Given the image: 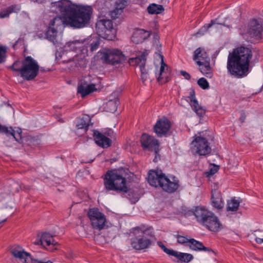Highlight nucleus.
Listing matches in <instances>:
<instances>
[{
	"instance_id": "52",
	"label": "nucleus",
	"mask_w": 263,
	"mask_h": 263,
	"mask_svg": "<svg viewBox=\"0 0 263 263\" xmlns=\"http://www.w3.org/2000/svg\"><path fill=\"white\" fill-rule=\"evenodd\" d=\"M157 159V157H155V159H154V161H155V159Z\"/></svg>"
},
{
	"instance_id": "1",
	"label": "nucleus",
	"mask_w": 263,
	"mask_h": 263,
	"mask_svg": "<svg viewBox=\"0 0 263 263\" xmlns=\"http://www.w3.org/2000/svg\"><path fill=\"white\" fill-rule=\"evenodd\" d=\"M52 11L60 14L50 21L49 26L46 33L47 40L54 44L56 39L57 30L54 28L62 24L69 26L75 29L83 28L90 23L93 12L91 6L70 4L68 2H53L51 3Z\"/></svg>"
},
{
	"instance_id": "41",
	"label": "nucleus",
	"mask_w": 263,
	"mask_h": 263,
	"mask_svg": "<svg viewBox=\"0 0 263 263\" xmlns=\"http://www.w3.org/2000/svg\"><path fill=\"white\" fill-rule=\"evenodd\" d=\"M197 84L203 89H206L209 88V84L204 78H200L197 81Z\"/></svg>"
},
{
	"instance_id": "5",
	"label": "nucleus",
	"mask_w": 263,
	"mask_h": 263,
	"mask_svg": "<svg viewBox=\"0 0 263 263\" xmlns=\"http://www.w3.org/2000/svg\"><path fill=\"white\" fill-rule=\"evenodd\" d=\"M104 188L107 191L127 193L126 180L116 170H108L103 177Z\"/></svg>"
},
{
	"instance_id": "11",
	"label": "nucleus",
	"mask_w": 263,
	"mask_h": 263,
	"mask_svg": "<svg viewBox=\"0 0 263 263\" xmlns=\"http://www.w3.org/2000/svg\"><path fill=\"white\" fill-rule=\"evenodd\" d=\"M149 51L144 49L143 51H139L138 54L135 58H130L128 63L133 66H139L141 72V79L144 83L148 79V73L145 69L146 57L148 55Z\"/></svg>"
},
{
	"instance_id": "19",
	"label": "nucleus",
	"mask_w": 263,
	"mask_h": 263,
	"mask_svg": "<svg viewBox=\"0 0 263 263\" xmlns=\"http://www.w3.org/2000/svg\"><path fill=\"white\" fill-rule=\"evenodd\" d=\"M35 243H40L44 248L50 251H53L54 247L57 246L58 243L55 242L53 236L49 233H43L39 240H36Z\"/></svg>"
},
{
	"instance_id": "53",
	"label": "nucleus",
	"mask_w": 263,
	"mask_h": 263,
	"mask_svg": "<svg viewBox=\"0 0 263 263\" xmlns=\"http://www.w3.org/2000/svg\"><path fill=\"white\" fill-rule=\"evenodd\" d=\"M157 159V157H155V159H154V161H155V159Z\"/></svg>"
},
{
	"instance_id": "3",
	"label": "nucleus",
	"mask_w": 263,
	"mask_h": 263,
	"mask_svg": "<svg viewBox=\"0 0 263 263\" xmlns=\"http://www.w3.org/2000/svg\"><path fill=\"white\" fill-rule=\"evenodd\" d=\"M82 43L79 41L68 42L65 47L69 52L61 55V53H56L55 59L58 62L62 59V63L69 64L68 68L73 69L75 67L85 66L86 55H88V50L85 46H82Z\"/></svg>"
},
{
	"instance_id": "8",
	"label": "nucleus",
	"mask_w": 263,
	"mask_h": 263,
	"mask_svg": "<svg viewBox=\"0 0 263 263\" xmlns=\"http://www.w3.org/2000/svg\"><path fill=\"white\" fill-rule=\"evenodd\" d=\"M133 231V232L137 231L142 235L140 237L132 239L130 242L132 247L136 250H142L149 248L152 242L151 237L154 236L152 233H148L146 230H143L140 227L134 228Z\"/></svg>"
},
{
	"instance_id": "35",
	"label": "nucleus",
	"mask_w": 263,
	"mask_h": 263,
	"mask_svg": "<svg viewBox=\"0 0 263 263\" xmlns=\"http://www.w3.org/2000/svg\"><path fill=\"white\" fill-rule=\"evenodd\" d=\"M240 202L235 199H231L227 201V210L231 212H236L239 206Z\"/></svg>"
},
{
	"instance_id": "49",
	"label": "nucleus",
	"mask_w": 263,
	"mask_h": 263,
	"mask_svg": "<svg viewBox=\"0 0 263 263\" xmlns=\"http://www.w3.org/2000/svg\"><path fill=\"white\" fill-rule=\"evenodd\" d=\"M57 2H61V3H66V2H68V3H70V4H73L72 3H71L69 0H61V1H59Z\"/></svg>"
},
{
	"instance_id": "7",
	"label": "nucleus",
	"mask_w": 263,
	"mask_h": 263,
	"mask_svg": "<svg viewBox=\"0 0 263 263\" xmlns=\"http://www.w3.org/2000/svg\"><path fill=\"white\" fill-rule=\"evenodd\" d=\"M263 20L261 18H253L250 21L248 24V28L246 33H242L243 36L248 35L250 38L251 43L259 42L262 38L263 32ZM246 40L248 37L243 36Z\"/></svg>"
},
{
	"instance_id": "39",
	"label": "nucleus",
	"mask_w": 263,
	"mask_h": 263,
	"mask_svg": "<svg viewBox=\"0 0 263 263\" xmlns=\"http://www.w3.org/2000/svg\"><path fill=\"white\" fill-rule=\"evenodd\" d=\"M7 48L0 44V63L5 62L6 57Z\"/></svg>"
},
{
	"instance_id": "31",
	"label": "nucleus",
	"mask_w": 263,
	"mask_h": 263,
	"mask_svg": "<svg viewBox=\"0 0 263 263\" xmlns=\"http://www.w3.org/2000/svg\"><path fill=\"white\" fill-rule=\"evenodd\" d=\"M126 1L121 0L116 4L115 9L110 12V16L112 19H116L118 17V15L122 12L123 9L125 8Z\"/></svg>"
},
{
	"instance_id": "54",
	"label": "nucleus",
	"mask_w": 263,
	"mask_h": 263,
	"mask_svg": "<svg viewBox=\"0 0 263 263\" xmlns=\"http://www.w3.org/2000/svg\"><path fill=\"white\" fill-rule=\"evenodd\" d=\"M157 159V157H155V159H154V161H155V159Z\"/></svg>"
},
{
	"instance_id": "38",
	"label": "nucleus",
	"mask_w": 263,
	"mask_h": 263,
	"mask_svg": "<svg viewBox=\"0 0 263 263\" xmlns=\"http://www.w3.org/2000/svg\"><path fill=\"white\" fill-rule=\"evenodd\" d=\"M10 185L11 186V188L9 190L10 193L13 194L14 193H17L19 191L21 187L17 182H16L13 180H10Z\"/></svg>"
},
{
	"instance_id": "20",
	"label": "nucleus",
	"mask_w": 263,
	"mask_h": 263,
	"mask_svg": "<svg viewBox=\"0 0 263 263\" xmlns=\"http://www.w3.org/2000/svg\"><path fill=\"white\" fill-rule=\"evenodd\" d=\"M203 226L213 232H218L223 228V226L219 218L213 213L210 215Z\"/></svg>"
},
{
	"instance_id": "51",
	"label": "nucleus",
	"mask_w": 263,
	"mask_h": 263,
	"mask_svg": "<svg viewBox=\"0 0 263 263\" xmlns=\"http://www.w3.org/2000/svg\"><path fill=\"white\" fill-rule=\"evenodd\" d=\"M31 2H36L37 0H30Z\"/></svg>"
},
{
	"instance_id": "29",
	"label": "nucleus",
	"mask_w": 263,
	"mask_h": 263,
	"mask_svg": "<svg viewBox=\"0 0 263 263\" xmlns=\"http://www.w3.org/2000/svg\"><path fill=\"white\" fill-rule=\"evenodd\" d=\"M22 131L20 128H17L16 130H14L11 127H8V132H5V134L8 137H12L18 143L22 142Z\"/></svg>"
},
{
	"instance_id": "2",
	"label": "nucleus",
	"mask_w": 263,
	"mask_h": 263,
	"mask_svg": "<svg viewBox=\"0 0 263 263\" xmlns=\"http://www.w3.org/2000/svg\"><path fill=\"white\" fill-rule=\"evenodd\" d=\"M252 51L248 47L240 46L234 49L228 57L227 69L231 75L243 78L249 73L250 62Z\"/></svg>"
},
{
	"instance_id": "36",
	"label": "nucleus",
	"mask_w": 263,
	"mask_h": 263,
	"mask_svg": "<svg viewBox=\"0 0 263 263\" xmlns=\"http://www.w3.org/2000/svg\"><path fill=\"white\" fill-rule=\"evenodd\" d=\"M215 24H220L222 25L221 23H219L217 21V19L212 20L211 21V22L208 24L204 25L198 32H197V35H202L203 34V32H206L209 28L211 27L213 25Z\"/></svg>"
},
{
	"instance_id": "46",
	"label": "nucleus",
	"mask_w": 263,
	"mask_h": 263,
	"mask_svg": "<svg viewBox=\"0 0 263 263\" xmlns=\"http://www.w3.org/2000/svg\"><path fill=\"white\" fill-rule=\"evenodd\" d=\"M180 73L182 76L186 80H190L191 79L190 74L185 71L182 70Z\"/></svg>"
},
{
	"instance_id": "17",
	"label": "nucleus",
	"mask_w": 263,
	"mask_h": 263,
	"mask_svg": "<svg viewBox=\"0 0 263 263\" xmlns=\"http://www.w3.org/2000/svg\"><path fill=\"white\" fill-rule=\"evenodd\" d=\"M193 213L196 221L203 226L213 212L206 209L204 206L199 205L195 208Z\"/></svg>"
},
{
	"instance_id": "21",
	"label": "nucleus",
	"mask_w": 263,
	"mask_h": 263,
	"mask_svg": "<svg viewBox=\"0 0 263 263\" xmlns=\"http://www.w3.org/2000/svg\"><path fill=\"white\" fill-rule=\"evenodd\" d=\"M96 90L95 84L87 82L84 80L80 81L77 88L78 93L80 94L82 98H84Z\"/></svg>"
},
{
	"instance_id": "18",
	"label": "nucleus",
	"mask_w": 263,
	"mask_h": 263,
	"mask_svg": "<svg viewBox=\"0 0 263 263\" xmlns=\"http://www.w3.org/2000/svg\"><path fill=\"white\" fill-rule=\"evenodd\" d=\"M161 58L160 67L158 72H155L157 80L160 83H166L170 80V71L167 65L164 63L163 57L159 54Z\"/></svg>"
},
{
	"instance_id": "44",
	"label": "nucleus",
	"mask_w": 263,
	"mask_h": 263,
	"mask_svg": "<svg viewBox=\"0 0 263 263\" xmlns=\"http://www.w3.org/2000/svg\"><path fill=\"white\" fill-rule=\"evenodd\" d=\"M107 106L111 107L110 108H109L110 111L115 112V111H116L117 109V101L110 100L107 102Z\"/></svg>"
},
{
	"instance_id": "32",
	"label": "nucleus",
	"mask_w": 263,
	"mask_h": 263,
	"mask_svg": "<svg viewBox=\"0 0 263 263\" xmlns=\"http://www.w3.org/2000/svg\"><path fill=\"white\" fill-rule=\"evenodd\" d=\"M20 10V7L19 6L16 5H11L6 9L2 10L0 12V18L8 17L11 13L17 12Z\"/></svg>"
},
{
	"instance_id": "13",
	"label": "nucleus",
	"mask_w": 263,
	"mask_h": 263,
	"mask_svg": "<svg viewBox=\"0 0 263 263\" xmlns=\"http://www.w3.org/2000/svg\"><path fill=\"white\" fill-rule=\"evenodd\" d=\"M192 142V149L200 156H205L211 152L208 140L200 136L195 135Z\"/></svg>"
},
{
	"instance_id": "42",
	"label": "nucleus",
	"mask_w": 263,
	"mask_h": 263,
	"mask_svg": "<svg viewBox=\"0 0 263 263\" xmlns=\"http://www.w3.org/2000/svg\"><path fill=\"white\" fill-rule=\"evenodd\" d=\"M219 168L218 165L214 164L209 171L205 172L206 176L209 178L211 177L219 170Z\"/></svg>"
},
{
	"instance_id": "12",
	"label": "nucleus",
	"mask_w": 263,
	"mask_h": 263,
	"mask_svg": "<svg viewBox=\"0 0 263 263\" xmlns=\"http://www.w3.org/2000/svg\"><path fill=\"white\" fill-rule=\"evenodd\" d=\"M10 251L12 255L24 263H52L48 259H37L32 258L30 254L17 245L11 247Z\"/></svg>"
},
{
	"instance_id": "37",
	"label": "nucleus",
	"mask_w": 263,
	"mask_h": 263,
	"mask_svg": "<svg viewBox=\"0 0 263 263\" xmlns=\"http://www.w3.org/2000/svg\"><path fill=\"white\" fill-rule=\"evenodd\" d=\"M23 68V61H16L11 66V68L15 71L19 72L21 76L22 69Z\"/></svg>"
},
{
	"instance_id": "14",
	"label": "nucleus",
	"mask_w": 263,
	"mask_h": 263,
	"mask_svg": "<svg viewBox=\"0 0 263 263\" xmlns=\"http://www.w3.org/2000/svg\"><path fill=\"white\" fill-rule=\"evenodd\" d=\"M87 214L93 228L102 230L104 228L106 221V217L99 209L95 208L90 209Z\"/></svg>"
},
{
	"instance_id": "30",
	"label": "nucleus",
	"mask_w": 263,
	"mask_h": 263,
	"mask_svg": "<svg viewBox=\"0 0 263 263\" xmlns=\"http://www.w3.org/2000/svg\"><path fill=\"white\" fill-rule=\"evenodd\" d=\"M90 122V117L88 115H84L78 120L76 127L78 129H83L85 132H86L88 129Z\"/></svg>"
},
{
	"instance_id": "28",
	"label": "nucleus",
	"mask_w": 263,
	"mask_h": 263,
	"mask_svg": "<svg viewBox=\"0 0 263 263\" xmlns=\"http://www.w3.org/2000/svg\"><path fill=\"white\" fill-rule=\"evenodd\" d=\"M172 256H174L178 259L177 261V262H183L188 263L193 259V256L191 254L183 253L175 250L174 251Z\"/></svg>"
},
{
	"instance_id": "34",
	"label": "nucleus",
	"mask_w": 263,
	"mask_h": 263,
	"mask_svg": "<svg viewBox=\"0 0 263 263\" xmlns=\"http://www.w3.org/2000/svg\"><path fill=\"white\" fill-rule=\"evenodd\" d=\"M147 10L151 14H158L161 13L164 9L162 5L153 3L148 6Z\"/></svg>"
},
{
	"instance_id": "26",
	"label": "nucleus",
	"mask_w": 263,
	"mask_h": 263,
	"mask_svg": "<svg viewBox=\"0 0 263 263\" xmlns=\"http://www.w3.org/2000/svg\"><path fill=\"white\" fill-rule=\"evenodd\" d=\"M212 205L213 207L220 210L222 209L224 205V202L222 200L220 193L217 190L212 191Z\"/></svg>"
},
{
	"instance_id": "4",
	"label": "nucleus",
	"mask_w": 263,
	"mask_h": 263,
	"mask_svg": "<svg viewBox=\"0 0 263 263\" xmlns=\"http://www.w3.org/2000/svg\"><path fill=\"white\" fill-rule=\"evenodd\" d=\"M147 181L155 187L160 186L164 191L173 193L179 188V180L174 176H167L161 170H151L148 173Z\"/></svg>"
},
{
	"instance_id": "25",
	"label": "nucleus",
	"mask_w": 263,
	"mask_h": 263,
	"mask_svg": "<svg viewBox=\"0 0 263 263\" xmlns=\"http://www.w3.org/2000/svg\"><path fill=\"white\" fill-rule=\"evenodd\" d=\"M193 59L198 65H200L201 63L210 61V59L205 49L200 47L198 48L195 50Z\"/></svg>"
},
{
	"instance_id": "48",
	"label": "nucleus",
	"mask_w": 263,
	"mask_h": 263,
	"mask_svg": "<svg viewBox=\"0 0 263 263\" xmlns=\"http://www.w3.org/2000/svg\"><path fill=\"white\" fill-rule=\"evenodd\" d=\"M255 240L256 242L258 244H261L263 243V238H261L256 237L255 239Z\"/></svg>"
},
{
	"instance_id": "40",
	"label": "nucleus",
	"mask_w": 263,
	"mask_h": 263,
	"mask_svg": "<svg viewBox=\"0 0 263 263\" xmlns=\"http://www.w3.org/2000/svg\"><path fill=\"white\" fill-rule=\"evenodd\" d=\"M176 238L178 243L181 245H184L188 246V243H189L190 239L186 238L185 236L180 235H176Z\"/></svg>"
},
{
	"instance_id": "43",
	"label": "nucleus",
	"mask_w": 263,
	"mask_h": 263,
	"mask_svg": "<svg viewBox=\"0 0 263 263\" xmlns=\"http://www.w3.org/2000/svg\"><path fill=\"white\" fill-rule=\"evenodd\" d=\"M158 245L163 250V251L165 253H166L169 256H172L174 251V250L166 248L165 246L161 241L158 242Z\"/></svg>"
},
{
	"instance_id": "6",
	"label": "nucleus",
	"mask_w": 263,
	"mask_h": 263,
	"mask_svg": "<svg viewBox=\"0 0 263 263\" xmlns=\"http://www.w3.org/2000/svg\"><path fill=\"white\" fill-rule=\"evenodd\" d=\"M97 56L103 63L116 65L125 60L122 52L118 49H103L97 53Z\"/></svg>"
},
{
	"instance_id": "33",
	"label": "nucleus",
	"mask_w": 263,
	"mask_h": 263,
	"mask_svg": "<svg viewBox=\"0 0 263 263\" xmlns=\"http://www.w3.org/2000/svg\"><path fill=\"white\" fill-rule=\"evenodd\" d=\"M199 66L201 72L207 78H211L213 76V73L210 67V61L201 63Z\"/></svg>"
},
{
	"instance_id": "23",
	"label": "nucleus",
	"mask_w": 263,
	"mask_h": 263,
	"mask_svg": "<svg viewBox=\"0 0 263 263\" xmlns=\"http://www.w3.org/2000/svg\"><path fill=\"white\" fill-rule=\"evenodd\" d=\"M188 98L190 101V105L192 109L199 117H202L205 114V110L199 106L198 101L196 99L195 92L194 89L191 90Z\"/></svg>"
},
{
	"instance_id": "27",
	"label": "nucleus",
	"mask_w": 263,
	"mask_h": 263,
	"mask_svg": "<svg viewBox=\"0 0 263 263\" xmlns=\"http://www.w3.org/2000/svg\"><path fill=\"white\" fill-rule=\"evenodd\" d=\"M188 246L191 250L195 251L212 252L211 249L204 247L201 242L194 238L190 239Z\"/></svg>"
},
{
	"instance_id": "22",
	"label": "nucleus",
	"mask_w": 263,
	"mask_h": 263,
	"mask_svg": "<svg viewBox=\"0 0 263 263\" xmlns=\"http://www.w3.org/2000/svg\"><path fill=\"white\" fill-rule=\"evenodd\" d=\"M151 32L143 29L134 30L131 37V41L135 44H139L147 40L151 35Z\"/></svg>"
},
{
	"instance_id": "10",
	"label": "nucleus",
	"mask_w": 263,
	"mask_h": 263,
	"mask_svg": "<svg viewBox=\"0 0 263 263\" xmlns=\"http://www.w3.org/2000/svg\"><path fill=\"white\" fill-rule=\"evenodd\" d=\"M96 30L100 37L108 40H113L116 37V30L113 27L112 22L109 20H100L96 25Z\"/></svg>"
},
{
	"instance_id": "50",
	"label": "nucleus",
	"mask_w": 263,
	"mask_h": 263,
	"mask_svg": "<svg viewBox=\"0 0 263 263\" xmlns=\"http://www.w3.org/2000/svg\"><path fill=\"white\" fill-rule=\"evenodd\" d=\"M5 198V195L4 194H2V195H0V198Z\"/></svg>"
},
{
	"instance_id": "15",
	"label": "nucleus",
	"mask_w": 263,
	"mask_h": 263,
	"mask_svg": "<svg viewBox=\"0 0 263 263\" xmlns=\"http://www.w3.org/2000/svg\"><path fill=\"white\" fill-rule=\"evenodd\" d=\"M171 127L170 121L166 118H163L157 120L154 129L156 135L159 137H162L168 133Z\"/></svg>"
},
{
	"instance_id": "47",
	"label": "nucleus",
	"mask_w": 263,
	"mask_h": 263,
	"mask_svg": "<svg viewBox=\"0 0 263 263\" xmlns=\"http://www.w3.org/2000/svg\"><path fill=\"white\" fill-rule=\"evenodd\" d=\"M5 132H8V127L0 124V133L5 134Z\"/></svg>"
},
{
	"instance_id": "16",
	"label": "nucleus",
	"mask_w": 263,
	"mask_h": 263,
	"mask_svg": "<svg viewBox=\"0 0 263 263\" xmlns=\"http://www.w3.org/2000/svg\"><path fill=\"white\" fill-rule=\"evenodd\" d=\"M141 143L144 149L154 151L157 153L159 146V142L154 137L143 134L141 137Z\"/></svg>"
},
{
	"instance_id": "24",
	"label": "nucleus",
	"mask_w": 263,
	"mask_h": 263,
	"mask_svg": "<svg viewBox=\"0 0 263 263\" xmlns=\"http://www.w3.org/2000/svg\"><path fill=\"white\" fill-rule=\"evenodd\" d=\"M93 136L96 143L103 148H107L110 146L111 140L100 132L95 130Z\"/></svg>"
},
{
	"instance_id": "45",
	"label": "nucleus",
	"mask_w": 263,
	"mask_h": 263,
	"mask_svg": "<svg viewBox=\"0 0 263 263\" xmlns=\"http://www.w3.org/2000/svg\"><path fill=\"white\" fill-rule=\"evenodd\" d=\"M99 44L100 43L98 41L92 42L89 45L90 51L93 52L99 48Z\"/></svg>"
},
{
	"instance_id": "9",
	"label": "nucleus",
	"mask_w": 263,
	"mask_h": 263,
	"mask_svg": "<svg viewBox=\"0 0 263 263\" xmlns=\"http://www.w3.org/2000/svg\"><path fill=\"white\" fill-rule=\"evenodd\" d=\"M39 65L36 60L31 56L26 57L23 60L21 77L25 80L31 81L37 75Z\"/></svg>"
}]
</instances>
